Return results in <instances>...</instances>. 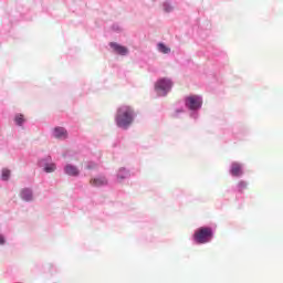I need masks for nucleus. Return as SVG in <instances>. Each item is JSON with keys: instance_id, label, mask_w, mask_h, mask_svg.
<instances>
[{"instance_id": "obj_1", "label": "nucleus", "mask_w": 283, "mask_h": 283, "mask_svg": "<svg viewBox=\"0 0 283 283\" xmlns=\"http://www.w3.org/2000/svg\"><path fill=\"white\" fill-rule=\"evenodd\" d=\"M117 127L122 129H127L132 123H134V108L130 106H122L117 109V115L115 117Z\"/></svg>"}, {"instance_id": "obj_2", "label": "nucleus", "mask_w": 283, "mask_h": 283, "mask_svg": "<svg viewBox=\"0 0 283 283\" xmlns=\"http://www.w3.org/2000/svg\"><path fill=\"white\" fill-rule=\"evenodd\" d=\"M212 238L213 231L211 228H199L193 234V240L197 244H207V242H211Z\"/></svg>"}, {"instance_id": "obj_3", "label": "nucleus", "mask_w": 283, "mask_h": 283, "mask_svg": "<svg viewBox=\"0 0 283 283\" xmlns=\"http://www.w3.org/2000/svg\"><path fill=\"white\" fill-rule=\"evenodd\" d=\"M172 85L171 80L160 78L155 84V91L159 96H167V93L171 91Z\"/></svg>"}, {"instance_id": "obj_4", "label": "nucleus", "mask_w": 283, "mask_h": 283, "mask_svg": "<svg viewBox=\"0 0 283 283\" xmlns=\"http://www.w3.org/2000/svg\"><path fill=\"white\" fill-rule=\"evenodd\" d=\"M186 107L189 109H200L202 107V97L191 95L186 98Z\"/></svg>"}, {"instance_id": "obj_5", "label": "nucleus", "mask_w": 283, "mask_h": 283, "mask_svg": "<svg viewBox=\"0 0 283 283\" xmlns=\"http://www.w3.org/2000/svg\"><path fill=\"white\" fill-rule=\"evenodd\" d=\"M109 46L112 48V50H114V52H116V54H120V56H125L127 55V52H129L126 46H123L116 42H111Z\"/></svg>"}, {"instance_id": "obj_6", "label": "nucleus", "mask_w": 283, "mask_h": 283, "mask_svg": "<svg viewBox=\"0 0 283 283\" xmlns=\"http://www.w3.org/2000/svg\"><path fill=\"white\" fill-rule=\"evenodd\" d=\"M53 136L59 140H65L67 138V130L64 127L57 126L53 129Z\"/></svg>"}, {"instance_id": "obj_7", "label": "nucleus", "mask_w": 283, "mask_h": 283, "mask_svg": "<svg viewBox=\"0 0 283 283\" xmlns=\"http://www.w3.org/2000/svg\"><path fill=\"white\" fill-rule=\"evenodd\" d=\"M64 171L67 176H78V174H81V171L78 170V168L72 164H69L65 166Z\"/></svg>"}, {"instance_id": "obj_8", "label": "nucleus", "mask_w": 283, "mask_h": 283, "mask_svg": "<svg viewBox=\"0 0 283 283\" xmlns=\"http://www.w3.org/2000/svg\"><path fill=\"white\" fill-rule=\"evenodd\" d=\"M92 187H105L107 185V179L105 177H97L90 180Z\"/></svg>"}, {"instance_id": "obj_9", "label": "nucleus", "mask_w": 283, "mask_h": 283, "mask_svg": "<svg viewBox=\"0 0 283 283\" xmlns=\"http://www.w3.org/2000/svg\"><path fill=\"white\" fill-rule=\"evenodd\" d=\"M230 174L232 176H242V166L238 163H233L231 166Z\"/></svg>"}, {"instance_id": "obj_10", "label": "nucleus", "mask_w": 283, "mask_h": 283, "mask_svg": "<svg viewBox=\"0 0 283 283\" xmlns=\"http://www.w3.org/2000/svg\"><path fill=\"white\" fill-rule=\"evenodd\" d=\"M21 198L25 200V202H30V200H32V190L30 189L22 190Z\"/></svg>"}, {"instance_id": "obj_11", "label": "nucleus", "mask_w": 283, "mask_h": 283, "mask_svg": "<svg viewBox=\"0 0 283 283\" xmlns=\"http://www.w3.org/2000/svg\"><path fill=\"white\" fill-rule=\"evenodd\" d=\"M159 52H163V54H169L171 52L170 48H167L164 43L158 44Z\"/></svg>"}, {"instance_id": "obj_12", "label": "nucleus", "mask_w": 283, "mask_h": 283, "mask_svg": "<svg viewBox=\"0 0 283 283\" xmlns=\"http://www.w3.org/2000/svg\"><path fill=\"white\" fill-rule=\"evenodd\" d=\"M56 170V165L54 164H49L44 167V171L46 174H52V171H55Z\"/></svg>"}, {"instance_id": "obj_13", "label": "nucleus", "mask_w": 283, "mask_h": 283, "mask_svg": "<svg viewBox=\"0 0 283 283\" xmlns=\"http://www.w3.org/2000/svg\"><path fill=\"white\" fill-rule=\"evenodd\" d=\"M1 179L2 180H10V170L9 169H7V168L2 169Z\"/></svg>"}, {"instance_id": "obj_14", "label": "nucleus", "mask_w": 283, "mask_h": 283, "mask_svg": "<svg viewBox=\"0 0 283 283\" xmlns=\"http://www.w3.org/2000/svg\"><path fill=\"white\" fill-rule=\"evenodd\" d=\"M14 120H15L17 125H23V123H25V119L23 118L22 114L15 115Z\"/></svg>"}, {"instance_id": "obj_15", "label": "nucleus", "mask_w": 283, "mask_h": 283, "mask_svg": "<svg viewBox=\"0 0 283 283\" xmlns=\"http://www.w3.org/2000/svg\"><path fill=\"white\" fill-rule=\"evenodd\" d=\"M238 189H239L240 193H242V191H244V189H247V182L240 181L238 184Z\"/></svg>"}, {"instance_id": "obj_16", "label": "nucleus", "mask_w": 283, "mask_h": 283, "mask_svg": "<svg viewBox=\"0 0 283 283\" xmlns=\"http://www.w3.org/2000/svg\"><path fill=\"white\" fill-rule=\"evenodd\" d=\"M164 10H165V12H171V10H174V8L169 4H164Z\"/></svg>"}, {"instance_id": "obj_17", "label": "nucleus", "mask_w": 283, "mask_h": 283, "mask_svg": "<svg viewBox=\"0 0 283 283\" xmlns=\"http://www.w3.org/2000/svg\"><path fill=\"white\" fill-rule=\"evenodd\" d=\"M94 167H96V164L94 163H90L86 165V169H94Z\"/></svg>"}, {"instance_id": "obj_18", "label": "nucleus", "mask_w": 283, "mask_h": 283, "mask_svg": "<svg viewBox=\"0 0 283 283\" xmlns=\"http://www.w3.org/2000/svg\"><path fill=\"white\" fill-rule=\"evenodd\" d=\"M0 244H6V239H3V237L0 235Z\"/></svg>"}, {"instance_id": "obj_19", "label": "nucleus", "mask_w": 283, "mask_h": 283, "mask_svg": "<svg viewBox=\"0 0 283 283\" xmlns=\"http://www.w3.org/2000/svg\"><path fill=\"white\" fill-rule=\"evenodd\" d=\"M123 178H125V176H122L120 179L123 180Z\"/></svg>"}]
</instances>
